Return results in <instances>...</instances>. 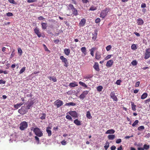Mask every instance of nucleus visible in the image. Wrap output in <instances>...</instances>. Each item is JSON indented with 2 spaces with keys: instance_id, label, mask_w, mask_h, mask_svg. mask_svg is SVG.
I'll return each instance as SVG.
<instances>
[{
  "instance_id": "obj_3",
  "label": "nucleus",
  "mask_w": 150,
  "mask_h": 150,
  "mask_svg": "<svg viewBox=\"0 0 150 150\" xmlns=\"http://www.w3.org/2000/svg\"><path fill=\"white\" fill-rule=\"evenodd\" d=\"M27 107L25 106H22L20 109L18 110V112L19 113L22 115L25 114L27 112Z\"/></svg>"
},
{
  "instance_id": "obj_10",
  "label": "nucleus",
  "mask_w": 150,
  "mask_h": 150,
  "mask_svg": "<svg viewBox=\"0 0 150 150\" xmlns=\"http://www.w3.org/2000/svg\"><path fill=\"white\" fill-rule=\"evenodd\" d=\"M35 33L37 35L39 38L41 36V33L40 32L39 29L38 28L36 27L34 29Z\"/></svg>"
},
{
  "instance_id": "obj_27",
  "label": "nucleus",
  "mask_w": 150,
  "mask_h": 150,
  "mask_svg": "<svg viewBox=\"0 0 150 150\" xmlns=\"http://www.w3.org/2000/svg\"><path fill=\"white\" fill-rule=\"evenodd\" d=\"M101 54L98 52H96V58L99 59L100 57Z\"/></svg>"
},
{
  "instance_id": "obj_53",
  "label": "nucleus",
  "mask_w": 150,
  "mask_h": 150,
  "mask_svg": "<svg viewBox=\"0 0 150 150\" xmlns=\"http://www.w3.org/2000/svg\"><path fill=\"white\" fill-rule=\"evenodd\" d=\"M8 1L11 4H16V3L14 1V0H8Z\"/></svg>"
},
{
  "instance_id": "obj_17",
  "label": "nucleus",
  "mask_w": 150,
  "mask_h": 150,
  "mask_svg": "<svg viewBox=\"0 0 150 150\" xmlns=\"http://www.w3.org/2000/svg\"><path fill=\"white\" fill-rule=\"evenodd\" d=\"M137 23L138 25H142L144 23V21L141 18H139L137 20Z\"/></svg>"
},
{
  "instance_id": "obj_5",
  "label": "nucleus",
  "mask_w": 150,
  "mask_h": 150,
  "mask_svg": "<svg viewBox=\"0 0 150 150\" xmlns=\"http://www.w3.org/2000/svg\"><path fill=\"white\" fill-rule=\"evenodd\" d=\"M60 58L62 60V62L64 63V66L66 67H67L69 66V63L67 59L64 57L63 56H61L60 57Z\"/></svg>"
},
{
  "instance_id": "obj_37",
  "label": "nucleus",
  "mask_w": 150,
  "mask_h": 150,
  "mask_svg": "<svg viewBox=\"0 0 150 150\" xmlns=\"http://www.w3.org/2000/svg\"><path fill=\"white\" fill-rule=\"evenodd\" d=\"M103 88V87L101 86H98L97 88V91L99 92L101 91Z\"/></svg>"
},
{
  "instance_id": "obj_60",
  "label": "nucleus",
  "mask_w": 150,
  "mask_h": 150,
  "mask_svg": "<svg viewBox=\"0 0 150 150\" xmlns=\"http://www.w3.org/2000/svg\"><path fill=\"white\" fill-rule=\"evenodd\" d=\"M6 83V81L4 80H3L2 79L0 80V84H5Z\"/></svg>"
},
{
  "instance_id": "obj_56",
  "label": "nucleus",
  "mask_w": 150,
  "mask_h": 150,
  "mask_svg": "<svg viewBox=\"0 0 150 150\" xmlns=\"http://www.w3.org/2000/svg\"><path fill=\"white\" fill-rule=\"evenodd\" d=\"M20 107V106L19 105L18 103L14 105V107L16 109H18Z\"/></svg>"
},
{
  "instance_id": "obj_28",
  "label": "nucleus",
  "mask_w": 150,
  "mask_h": 150,
  "mask_svg": "<svg viewBox=\"0 0 150 150\" xmlns=\"http://www.w3.org/2000/svg\"><path fill=\"white\" fill-rule=\"evenodd\" d=\"M74 123L77 125H80L81 123L80 121L78 119H76L74 121Z\"/></svg>"
},
{
  "instance_id": "obj_51",
  "label": "nucleus",
  "mask_w": 150,
  "mask_h": 150,
  "mask_svg": "<svg viewBox=\"0 0 150 150\" xmlns=\"http://www.w3.org/2000/svg\"><path fill=\"white\" fill-rule=\"evenodd\" d=\"M69 6L71 10H73L75 8L73 5L72 4H69Z\"/></svg>"
},
{
  "instance_id": "obj_49",
  "label": "nucleus",
  "mask_w": 150,
  "mask_h": 150,
  "mask_svg": "<svg viewBox=\"0 0 150 150\" xmlns=\"http://www.w3.org/2000/svg\"><path fill=\"white\" fill-rule=\"evenodd\" d=\"M6 16L8 17H10L13 16V14L12 13L8 12L6 13Z\"/></svg>"
},
{
  "instance_id": "obj_36",
  "label": "nucleus",
  "mask_w": 150,
  "mask_h": 150,
  "mask_svg": "<svg viewBox=\"0 0 150 150\" xmlns=\"http://www.w3.org/2000/svg\"><path fill=\"white\" fill-rule=\"evenodd\" d=\"M109 146V143L108 142H107L105 143V145L104 147L105 150H107Z\"/></svg>"
},
{
  "instance_id": "obj_61",
  "label": "nucleus",
  "mask_w": 150,
  "mask_h": 150,
  "mask_svg": "<svg viewBox=\"0 0 150 150\" xmlns=\"http://www.w3.org/2000/svg\"><path fill=\"white\" fill-rule=\"evenodd\" d=\"M36 1V0H27V2L28 3H32V2H34Z\"/></svg>"
},
{
  "instance_id": "obj_2",
  "label": "nucleus",
  "mask_w": 150,
  "mask_h": 150,
  "mask_svg": "<svg viewBox=\"0 0 150 150\" xmlns=\"http://www.w3.org/2000/svg\"><path fill=\"white\" fill-rule=\"evenodd\" d=\"M28 126V124L25 121H23L20 124V129L21 130H23L26 128Z\"/></svg>"
},
{
  "instance_id": "obj_14",
  "label": "nucleus",
  "mask_w": 150,
  "mask_h": 150,
  "mask_svg": "<svg viewBox=\"0 0 150 150\" xmlns=\"http://www.w3.org/2000/svg\"><path fill=\"white\" fill-rule=\"evenodd\" d=\"M41 25L42 30L46 29L48 25L46 23L42 22L41 23Z\"/></svg>"
},
{
  "instance_id": "obj_64",
  "label": "nucleus",
  "mask_w": 150,
  "mask_h": 150,
  "mask_svg": "<svg viewBox=\"0 0 150 150\" xmlns=\"http://www.w3.org/2000/svg\"><path fill=\"white\" fill-rule=\"evenodd\" d=\"M116 147L115 146H112L111 148V150H115L116 149Z\"/></svg>"
},
{
  "instance_id": "obj_11",
  "label": "nucleus",
  "mask_w": 150,
  "mask_h": 150,
  "mask_svg": "<svg viewBox=\"0 0 150 150\" xmlns=\"http://www.w3.org/2000/svg\"><path fill=\"white\" fill-rule=\"evenodd\" d=\"M69 113L73 117H77L78 116L77 113L75 111H71L69 112Z\"/></svg>"
},
{
  "instance_id": "obj_9",
  "label": "nucleus",
  "mask_w": 150,
  "mask_h": 150,
  "mask_svg": "<svg viewBox=\"0 0 150 150\" xmlns=\"http://www.w3.org/2000/svg\"><path fill=\"white\" fill-rule=\"evenodd\" d=\"M89 92L88 91H83L79 96V98L82 100H83Z\"/></svg>"
},
{
  "instance_id": "obj_39",
  "label": "nucleus",
  "mask_w": 150,
  "mask_h": 150,
  "mask_svg": "<svg viewBox=\"0 0 150 150\" xmlns=\"http://www.w3.org/2000/svg\"><path fill=\"white\" fill-rule=\"evenodd\" d=\"M95 50V48L94 47H92L90 50L91 51V54L92 56H94L93 52Z\"/></svg>"
},
{
  "instance_id": "obj_59",
  "label": "nucleus",
  "mask_w": 150,
  "mask_h": 150,
  "mask_svg": "<svg viewBox=\"0 0 150 150\" xmlns=\"http://www.w3.org/2000/svg\"><path fill=\"white\" fill-rule=\"evenodd\" d=\"M100 22V19L99 18H97L96 19L95 22L98 23Z\"/></svg>"
},
{
  "instance_id": "obj_4",
  "label": "nucleus",
  "mask_w": 150,
  "mask_h": 150,
  "mask_svg": "<svg viewBox=\"0 0 150 150\" xmlns=\"http://www.w3.org/2000/svg\"><path fill=\"white\" fill-rule=\"evenodd\" d=\"M109 11V9L107 8H105V9L102 11L100 13V17L102 18H105L107 15Z\"/></svg>"
},
{
  "instance_id": "obj_52",
  "label": "nucleus",
  "mask_w": 150,
  "mask_h": 150,
  "mask_svg": "<svg viewBox=\"0 0 150 150\" xmlns=\"http://www.w3.org/2000/svg\"><path fill=\"white\" fill-rule=\"evenodd\" d=\"M121 82V81L120 80H117L116 82V84L118 85H120V83Z\"/></svg>"
},
{
  "instance_id": "obj_6",
  "label": "nucleus",
  "mask_w": 150,
  "mask_h": 150,
  "mask_svg": "<svg viewBox=\"0 0 150 150\" xmlns=\"http://www.w3.org/2000/svg\"><path fill=\"white\" fill-rule=\"evenodd\" d=\"M54 104L56 106L57 108H58L63 105V102L62 100L58 99L55 101L54 102Z\"/></svg>"
},
{
  "instance_id": "obj_45",
  "label": "nucleus",
  "mask_w": 150,
  "mask_h": 150,
  "mask_svg": "<svg viewBox=\"0 0 150 150\" xmlns=\"http://www.w3.org/2000/svg\"><path fill=\"white\" fill-rule=\"evenodd\" d=\"M149 148V146L146 144H144V146L143 148L144 149L147 150Z\"/></svg>"
},
{
  "instance_id": "obj_41",
  "label": "nucleus",
  "mask_w": 150,
  "mask_h": 150,
  "mask_svg": "<svg viewBox=\"0 0 150 150\" xmlns=\"http://www.w3.org/2000/svg\"><path fill=\"white\" fill-rule=\"evenodd\" d=\"M139 122V121L137 120H136L132 124V126L133 127H134L137 125Z\"/></svg>"
},
{
  "instance_id": "obj_26",
  "label": "nucleus",
  "mask_w": 150,
  "mask_h": 150,
  "mask_svg": "<svg viewBox=\"0 0 150 150\" xmlns=\"http://www.w3.org/2000/svg\"><path fill=\"white\" fill-rule=\"evenodd\" d=\"M81 50L85 55L86 54V50L85 47H83L81 48Z\"/></svg>"
},
{
  "instance_id": "obj_24",
  "label": "nucleus",
  "mask_w": 150,
  "mask_h": 150,
  "mask_svg": "<svg viewBox=\"0 0 150 150\" xmlns=\"http://www.w3.org/2000/svg\"><path fill=\"white\" fill-rule=\"evenodd\" d=\"M115 132V131L113 129H110L108 130L106 132V134H114Z\"/></svg>"
},
{
  "instance_id": "obj_57",
  "label": "nucleus",
  "mask_w": 150,
  "mask_h": 150,
  "mask_svg": "<svg viewBox=\"0 0 150 150\" xmlns=\"http://www.w3.org/2000/svg\"><path fill=\"white\" fill-rule=\"evenodd\" d=\"M141 7L142 8H144L146 7V5L145 3H142L141 5Z\"/></svg>"
},
{
  "instance_id": "obj_1",
  "label": "nucleus",
  "mask_w": 150,
  "mask_h": 150,
  "mask_svg": "<svg viewBox=\"0 0 150 150\" xmlns=\"http://www.w3.org/2000/svg\"><path fill=\"white\" fill-rule=\"evenodd\" d=\"M33 132L36 135L35 136V138L37 144H39L40 142L39 137H41L43 136L42 131L39 128L35 127L34 129Z\"/></svg>"
},
{
  "instance_id": "obj_15",
  "label": "nucleus",
  "mask_w": 150,
  "mask_h": 150,
  "mask_svg": "<svg viewBox=\"0 0 150 150\" xmlns=\"http://www.w3.org/2000/svg\"><path fill=\"white\" fill-rule=\"evenodd\" d=\"M93 68L97 71H99L100 69L99 67V65L98 63L95 62V64L93 66Z\"/></svg>"
},
{
  "instance_id": "obj_25",
  "label": "nucleus",
  "mask_w": 150,
  "mask_h": 150,
  "mask_svg": "<svg viewBox=\"0 0 150 150\" xmlns=\"http://www.w3.org/2000/svg\"><path fill=\"white\" fill-rule=\"evenodd\" d=\"M70 50L69 49H65L64 50L65 54L67 56L69 55L70 53Z\"/></svg>"
},
{
  "instance_id": "obj_21",
  "label": "nucleus",
  "mask_w": 150,
  "mask_h": 150,
  "mask_svg": "<svg viewBox=\"0 0 150 150\" xmlns=\"http://www.w3.org/2000/svg\"><path fill=\"white\" fill-rule=\"evenodd\" d=\"M51 128L49 127H47L46 129V131L47 132L48 136H50L52 135V131L50 130Z\"/></svg>"
},
{
  "instance_id": "obj_13",
  "label": "nucleus",
  "mask_w": 150,
  "mask_h": 150,
  "mask_svg": "<svg viewBox=\"0 0 150 150\" xmlns=\"http://www.w3.org/2000/svg\"><path fill=\"white\" fill-rule=\"evenodd\" d=\"M113 63V61L112 60H110L107 62L106 65L107 67H110L112 65Z\"/></svg>"
},
{
  "instance_id": "obj_43",
  "label": "nucleus",
  "mask_w": 150,
  "mask_h": 150,
  "mask_svg": "<svg viewBox=\"0 0 150 150\" xmlns=\"http://www.w3.org/2000/svg\"><path fill=\"white\" fill-rule=\"evenodd\" d=\"M144 129V127L143 126H141L137 128V129L141 131L143 130Z\"/></svg>"
},
{
  "instance_id": "obj_34",
  "label": "nucleus",
  "mask_w": 150,
  "mask_h": 150,
  "mask_svg": "<svg viewBox=\"0 0 150 150\" xmlns=\"http://www.w3.org/2000/svg\"><path fill=\"white\" fill-rule=\"evenodd\" d=\"M147 93H144L142 95L141 98L142 99H144L147 97Z\"/></svg>"
},
{
  "instance_id": "obj_46",
  "label": "nucleus",
  "mask_w": 150,
  "mask_h": 150,
  "mask_svg": "<svg viewBox=\"0 0 150 150\" xmlns=\"http://www.w3.org/2000/svg\"><path fill=\"white\" fill-rule=\"evenodd\" d=\"M111 48L112 47L111 45H110L107 46L106 48V49L108 51L110 50Z\"/></svg>"
},
{
  "instance_id": "obj_29",
  "label": "nucleus",
  "mask_w": 150,
  "mask_h": 150,
  "mask_svg": "<svg viewBox=\"0 0 150 150\" xmlns=\"http://www.w3.org/2000/svg\"><path fill=\"white\" fill-rule=\"evenodd\" d=\"M108 137L109 139L113 140L115 138V136L114 135H109Z\"/></svg>"
},
{
  "instance_id": "obj_20",
  "label": "nucleus",
  "mask_w": 150,
  "mask_h": 150,
  "mask_svg": "<svg viewBox=\"0 0 150 150\" xmlns=\"http://www.w3.org/2000/svg\"><path fill=\"white\" fill-rule=\"evenodd\" d=\"M86 20V19L84 18H83L81 20V21L80 22L79 24V25L82 26H83L84 25L85 23Z\"/></svg>"
},
{
  "instance_id": "obj_33",
  "label": "nucleus",
  "mask_w": 150,
  "mask_h": 150,
  "mask_svg": "<svg viewBox=\"0 0 150 150\" xmlns=\"http://www.w3.org/2000/svg\"><path fill=\"white\" fill-rule=\"evenodd\" d=\"M76 105V104L73 102H70L69 103H66L65 105V106H75Z\"/></svg>"
},
{
  "instance_id": "obj_58",
  "label": "nucleus",
  "mask_w": 150,
  "mask_h": 150,
  "mask_svg": "<svg viewBox=\"0 0 150 150\" xmlns=\"http://www.w3.org/2000/svg\"><path fill=\"white\" fill-rule=\"evenodd\" d=\"M66 118L67 119L69 120H72V119L71 117L69 115H66Z\"/></svg>"
},
{
  "instance_id": "obj_16",
  "label": "nucleus",
  "mask_w": 150,
  "mask_h": 150,
  "mask_svg": "<svg viewBox=\"0 0 150 150\" xmlns=\"http://www.w3.org/2000/svg\"><path fill=\"white\" fill-rule=\"evenodd\" d=\"M69 86L71 87H74L78 86V84L77 82L74 81L73 82L70 83Z\"/></svg>"
},
{
  "instance_id": "obj_63",
  "label": "nucleus",
  "mask_w": 150,
  "mask_h": 150,
  "mask_svg": "<svg viewBox=\"0 0 150 150\" xmlns=\"http://www.w3.org/2000/svg\"><path fill=\"white\" fill-rule=\"evenodd\" d=\"M15 55V53L14 50H13L12 52V53L11 55L10 58H12L13 57H14Z\"/></svg>"
},
{
  "instance_id": "obj_55",
  "label": "nucleus",
  "mask_w": 150,
  "mask_h": 150,
  "mask_svg": "<svg viewBox=\"0 0 150 150\" xmlns=\"http://www.w3.org/2000/svg\"><path fill=\"white\" fill-rule=\"evenodd\" d=\"M111 55L109 54L107 55L105 58V60L108 59L110 58L111 57Z\"/></svg>"
},
{
  "instance_id": "obj_22",
  "label": "nucleus",
  "mask_w": 150,
  "mask_h": 150,
  "mask_svg": "<svg viewBox=\"0 0 150 150\" xmlns=\"http://www.w3.org/2000/svg\"><path fill=\"white\" fill-rule=\"evenodd\" d=\"M72 14L74 16H77L78 15V11L76 8H74V9L72 10Z\"/></svg>"
},
{
  "instance_id": "obj_38",
  "label": "nucleus",
  "mask_w": 150,
  "mask_h": 150,
  "mask_svg": "<svg viewBox=\"0 0 150 150\" xmlns=\"http://www.w3.org/2000/svg\"><path fill=\"white\" fill-rule=\"evenodd\" d=\"M26 67H23L20 70L19 74H21L23 73L25 70Z\"/></svg>"
},
{
  "instance_id": "obj_62",
  "label": "nucleus",
  "mask_w": 150,
  "mask_h": 150,
  "mask_svg": "<svg viewBox=\"0 0 150 150\" xmlns=\"http://www.w3.org/2000/svg\"><path fill=\"white\" fill-rule=\"evenodd\" d=\"M61 143L62 145H65L66 144V141H65L64 140L62 141L61 142Z\"/></svg>"
},
{
  "instance_id": "obj_44",
  "label": "nucleus",
  "mask_w": 150,
  "mask_h": 150,
  "mask_svg": "<svg viewBox=\"0 0 150 150\" xmlns=\"http://www.w3.org/2000/svg\"><path fill=\"white\" fill-rule=\"evenodd\" d=\"M137 62L136 60H133L131 62V64L133 66H136L137 64Z\"/></svg>"
},
{
  "instance_id": "obj_12",
  "label": "nucleus",
  "mask_w": 150,
  "mask_h": 150,
  "mask_svg": "<svg viewBox=\"0 0 150 150\" xmlns=\"http://www.w3.org/2000/svg\"><path fill=\"white\" fill-rule=\"evenodd\" d=\"M110 96L111 98H112L115 101H117L118 100L117 98L115 95V93L113 92H111L110 93Z\"/></svg>"
},
{
  "instance_id": "obj_50",
  "label": "nucleus",
  "mask_w": 150,
  "mask_h": 150,
  "mask_svg": "<svg viewBox=\"0 0 150 150\" xmlns=\"http://www.w3.org/2000/svg\"><path fill=\"white\" fill-rule=\"evenodd\" d=\"M134 145L138 147H140L142 146V143H139L137 144V143H135Z\"/></svg>"
},
{
  "instance_id": "obj_7",
  "label": "nucleus",
  "mask_w": 150,
  "mask_h": 150,
  "mask_svg": "<svg viewBox=\"0 0 150 150\" xmlns=\"http://www.w3.org/2000/svg\"><path fill=\"white\" fill-rule=\"evenodd\" d=\"M35 101V100H31L28 101L26 103V107H27V109H29L32 107L33 104H34Z\"/></svg>"
},
{
  "instance_id": "obj_19",
  "label": "nucleus",
  "mask_w": 150,
  "mask_h": 150,
  "mask_svg": "<svg viewBox=\"0 0 150 150\" xmlns=\"http://www.w3.org/2000/svg\"><path fill=\"white\" fill-rule=\"evenodd\" d=\"M98 31L97 30H95L94 31V33L93 34V37L92 38L93 40H94L96 39L97 38Z\"/></svg>"
},
{
  "instance_id": "obj_47",
  "label": "nucleus",
  "mask_w": 150,
  "mask_h": 150,
  "mask_svg": "<svg viewBox=\"0 0 150 150\" xmlns=\"http://www.w3.org/2000/svg\"><path fill=\"white\" fill-rule=\"evenodd\" d=\"M18 53L20 54V55H21L22 53L23 52L21 48H19L18 49Z\"/></svg>"
},
{
  "instance_id": "obj_40",
  "label": "nucleus",
  "mask_w": 150,
  "mask_h": 150,
  "mask_svg": "<svg viewBox=\"0 0 150 150\" xmlns=\"http://www.w3.org/2000/svg\"><path fill=\"white\" fill-rule=\"evenodd\" d=\"M131 49L133 50H135L137 48V47L136 46L135 44L132 45H131Z\"/></svg>"
},
{
  "instance_id": "obj_18",
  "label": "nucleus",
  "mask_w": 150,
  "mask_h": 150,
  "mask_svg": "<svg viewBox=\"0 0 150 150\" xmlns=\"http://www.w3.org/2000/svg\"><path fill=\"white\" fill-rule=\"evenodd\" d=\"M39 117L41 120H44L45 118L46 114L44 113H40L39 115Z\"/></svg>"
},
{
  "instance_id": "obj_31",
  "label": "nucleus",
  "mask_w": 150,
  "mask_h": 150,
  "mask_svg": "<svg viewBox=\"0 0 150 150\" xmlns=\"http://www.w3.org/2000/svg\"><path fill=\"white\" fill-rule=\"evenodd\" d=\"M86 116L89 119H91L92 118L91 116L90 111H88L86 112Z\"/></svg>"
},
{
  "instance_id": "obj_54",
  "label": "nucleus",
  "mask_w": 150,
  "mask_h": 150,
  "mask_svg": "<svg viewBox=\"0 0 150 150\" xmlns=\"http://www.w3.org/2000/svg\"><path fill=\"white\" fill-rule=\"evenodd\" d=\"M121 142V139H117L116 141V142L117 144H119Z\"/></svg>"
},
{
  "instance_id": "obj_35",
  "label": "nucleus",
  "mask_w": 150,
  "mask_h": 150,
  "mask_svg": "<svg viewBox=\"0 0 150 150\" xmlns=\"http://www.w3.org/2000/svg\"><path fill=\"white\" fill-rule=\"evenodd\" d=\"M97 9V8L94 6L92 5L91 6L89 9V11H93L96 10Z\"/></svg>"
},
{
  "instance_id": "obj_30",
  "label": "nucleus",
  "mask_w": 150,
  "mask_h": 150,
  "mask_svg": "<svg viewBox=\"0 0 150 150\" xmlns=\"http://www.w3.org/2000/svg\"><path fill=\"white\" fill-rule=\"evenodd\" d=\"M131 103V106H132V110L135 111L136 110V105H134V103L133 102H132Z\"/></svg>"
},
{
  "instance_id": "obj_32",
  "label": "nucleus",
  "mask_w": 150,
  "mask_h": 150,
  "mask_svg": "<svg viewBox=\"0 0 150 150\" xmlns=\"http://www.w3.org/2000/svg\"><path fill=\"white\" fill-rule=\"evenodd\" d=\"M93 76V75L91 74H88L84 76L83 78L85 79H90L92 78Z\"/></svg>"
},
{
  "instance_id": "obj_48",
  "label": "nucleus",
  "mask_w": 150,
  "mask_h": 150,
  "mask_svg": "<svg viewBox=\"0 0 150 150\" xmlns=\"http://www.w3.org/2000/svg\"><path fill=\"white\" fill-rule=\"evenodd\" d=\"M81 1L84 4H87L89 2L88 0H81Z\"/></svg>"
},
{
  "instance_id": "obj_23",
  "label": "nucleus",
  "mask_w": 150,
  "mask_h": 150,
  "mask_svg": "<svg viewBox=\"0 0 150 150\" xmlns=\"http://www.w3.org/2000/svg\"><path fill=\"white\" fill-rule=\"evenodd\" d=\"M79 83L80 85H81L85 88H89L90 89V88L88 87L87 86L85 83L82 82L80 81L79 82Z\"/></svg>"
},
{
  "instance_id": "obj_8",
  "label": "nucleus",
  "mask_w": 150,
  "mask_h": 150,
  "mask_svg": "<svg viewBox=\"0 0 150 150\" xmlns=\"http://www.w3.org/2000/svg\"><path fill=\"white\" fill-rule=\"evenodd\" d=\"M144 58L146 59L150 57V48H148L146 50L145 53Z\"/></svg>"
},
{
  "instance_id": "obj_42",
  "label": "nucleus",
  "mask_w": 150,
  "mask_h": 150,
  "mask_svg": "<svg viewBox=\"0 0 150 150\" xmlns=\"http://www.w3.org/2000/svg\"><path fill=\"white\" fill-rule=\"evenodd\" d=\"M27 134L28 136L31 137L32 136L33 134L32 133L31 131H29L27 133Z\"/></svg>"
}]
</instances>
